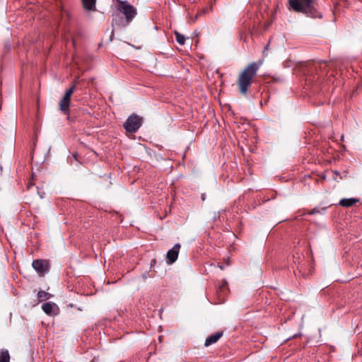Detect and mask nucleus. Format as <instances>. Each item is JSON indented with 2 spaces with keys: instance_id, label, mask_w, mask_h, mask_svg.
Masks as SVG:
<instances>
[{
  "instance_id": "nucleus-24",
  "label": "nucleus",
  "mask_w": 362,
  "mask_h": 362,
  "mask_svg": "<svg viewBox=\"0 0 362 362\" xmlns=\"http://www.w3.org/2000/svg\"><path fill=\"white\" fill-rule=\"evenodd\" d=\"M155 262H156V259H152V261H151V264H152V263H155Z\"/></svg>"
},
{
  "instance_id": "nucleus-17",
  "label": "nucleus",
  "mask_w": 362,
  "mask_h": 362,
  "mask_svg": "<svg viewBox=\"0 0 362 362\" xmlns=\"http://www.w3.org/2000/svg\"><path fill=\"white\" fill-rule=\"evenodd\" d=\"M143 118L137 115V129L142 125Z\"/></svg>"
},
{
  "instance_id": "nucleus-1",
  "label": "nucleus",
  "mask_w": 362,
  "mask_h": 362,
  "mask_svg": "<svg viewBox=\"0 0 362 362\" xmlns=\"http://www.w3.org/2000/svg\"><path fill=\"white\" fill-rule=\"evenodd\" d=\"M288 8L310 18H322V13L316 7L315 0H288Z\"/></svg>"
},
{
  "instance_id": "nucleus-7",
  "label": "nucleus",
  "mask_w": 362,
  "mask_h": 362,
  "mask_svg": "<svg viewBox=\"0 0 362 362\" xmlns=\"http://www.w3.org/2000/svg\"><path fill=\"white\" fill-rule=\"evenodd\" d=\"M32 266L40 275H44L49 269V262L45 259H35L33 262Z\"/></svg>"
},
{
  "instance_id": "nucleus-15",
  "label": "nucleus",
  "mask_w": 362,
  "mask_h": 362,
  "mask_svg": "<svg viewBox=\"0 0 362 362\" xmlns=\"http://www.w3.org/2000/svg\"><path fill=\"white\" fill-rule=\"evenodd\" d=\"M175 34L177 42L180 45H183L186 40L185 37L178 32H175Z\"/></svg>"
},
{
  "instance_id": "nucleus-14",
  "label": "nucleus",
  "mask_w": 362,
  "mask_h": 362,
  "mask_svg": "<svg viewBox=\"0 0 362 362\" xmlns=\"http://www.w3.org/2000/svg\"><path fill=\"white\" fill-rule=\"evenodd\" d=\"M37 296L40 300L42 301L49 299L51 297V295L46 291H40L38 292Z\"/></svg>"
},
{
  "instance_id": "nucleus-9",
  "label": "nucleus",
  "mask_w": 362,
  "mask_h": 362,
  "mask_svg": "<svg viewBox=\"0 0 362 362\" xmlns=\"http://www.w3.org/2000/svg\"><path fill=\"white\" fill-rule=\"evenodd\" d=\"M42 309L47 315H55L57 314L58 307L52 302H47L42 305Z\"/></svg>"
},
{
  "instance_id": "nucleus-13",
  "label": "nucleus",
  "mask_w": 362,
  "mask_h": 362,
  "mask_svg": "<svg viewBox=\"0 0 362 362\" xmlns=\"http://www.w3.org/2000/svg\"><path fill=\"white\" fill-rule=\"evenodd\" d=\"M0 362H10V355L8 350H0Z\"/></svg>"
},
{
  "instance_id": "nucleus-20",
  "label": "nucleus",
  "mask_w": 362,
  "mask_h": 362,
  "mask_svg": "<svg viewBox=\"0 0 362 362\" xmlns=\"http://www.w3.org/2000/svg\"><path fill=\"white\" fill-rule=\"evenodd\" d=\"M268 47H269L268 46L264 47V50L262 51L263 55H264V54H265V52H266V51L268 49Z\"/></svg>"
},
{
  "instance_id": "nucleus-25",
  "label": "nucleus",
  "mask_w": 362,
  "mask_h": 362,
  "mask_svg": "<svg viewBox=\"0 0 362 362\" xmlns=\"http://www.w3.org/2000/svg\"><path fill=\"white\" fill-rule=\"evenodd\" d=\"M177 49L179 52H181L180 49H179L177 47Z\"/></svg>"
},
{
  "instance_id": "nucleus-16",
  "label": "nucleus",
  "mask_w": 362,
  "mask_h": 362,
  "mask_svg": "<svg viewBox=\"0 0 362 362\" xmlns=\"http://www.w3.org/2000/svg\"><path fill=\"white\" fill-rule=\"evenodd\" d=\"M326 209H327V208H322V209L314 208L312 210H310L308 214L309 215H313V214H324L325 212Z\"/></svg>"
},
{
  "instance_id": "nucleus-23",
  "label": "nucleus",
  "mask_w": 362,
  "mask_h": 362,
  "mask_svg": "<svg viewBox=\"0 0 362 362\" xmlns=\"http://www.w3.org/2000/svg\"><path fill=\"white\" fill-rule=\"evenodd\" d=\"M202 200H204V199H205V198H204V194H202Z\"/></svg>"
},
{
  "instance_id": "nucleus-12",
  "label": "nucleus",
  "mask_w": 362,
  "mask_h": 362,
  "mask_svg": "<svg viewBox=\"0 0 362 362\" xmlns=\"http://www.w3.org/2000/svg\"><path fill=\"white\" fill-rule=\"evenodd\" d=\"M81 2L86 11H92L95 10L96 0H81Z\"/></svg>"
},
{
  "instance_id": "nucleus-22",
  "label": "nucleus",
  "mask_w": 362,
  "mask_h": 362,
  "mask_svg": "<svg viewBox=\"0 0 362 362\" xmlns=\"http://www.w3.org/2000/svg\"><path fill=\"white\" fill-rule=\"evenodd\" d=\"M199 42V40L198 39L196 40L195 42H194L195 45H197Z\"/></svg>"
},
{
  "instance_id": "nucleus-10",
  "label": "nucleus",
  "mask_w": 362,
  "mask_h": 362,
  "mask_svg": "<svg viewBox=\"0 0 362 362\" xmlns=\"http://www.w3.org/2000/svg\"><path fill=\"white\" fill-rule=\"evenodd\" d=\"M222 336L223 332H216V333L209 335L205 340L204 346H209L216 343Z\"/></svg>"
},
{
  "instance_id": "nucleus-2",
  "label": "nucleus",
  "mask_w": 362,
  "mask_h": 362,
  "mask_svg": "<svg viewBox=\"0 0 362 362\" xmlns=\"http://www.w3.org/2000/svg\"><path fill=\"white\" fill-rule=\"evenodd\" d=\"M263 59L250 63L240 74L238 78V86L242 95H246L249 87L252 84V78L256 76L257 71L263 64Z\"/></svg>"
},
{
  "instance_id": "nucleus-3",
  "label": "nucleus",
  "mask_w": 362,
  "mask_h": 362,
  "mask_svg": "<svg viewBox=\"0 0 362 362\" xmlns=\"http://www.w3.org/2000/svg\"><path fill=\"white\" fill-rule=\"evenodd\" d=\"M136 14L134 7L126 1L118 0L117 11L112 15L113 24L125 25L132 21Z\"/></svg>"
},
{
  "instance_id": "nucleus-6",
  "label": "nucleus",
  "mask_w": 362,
  "mask_h": 362,
  "mask_svg": "<svg viewBox=\"0 0 362 362\" xmlns=\"http://www.w3.org/2000/svg\"><path fill=\"white\" fill-rule=\"evenodd\" d=\"M123 126L126 131L127 136L130 139H134V134L136 132V115H131L124 123Z\"/></svg>"
},
{
  "instance_id": "nucleus-18",
  "label": "nucleus",
  "mask_w": 362,
  "mask_h": 362,
  "mask_svg": "<svg viewBox=\"0 0 362 362\" xmlns=\"http://www.w3.org/2000/svg\"><path fill=\"white\" fill-rule=\"evenodd\" d=\"M152 276H151L149 274V272H145L143 274H142V278L144 279V280H146L147 279L148 277H151Z\"/></svg>"
},
{
  "instance_id": "nucleus-5",
  "label": "nucleus",
  "mask_w": 362,
  "mask_h": 362,
  "mask_svg": "<svg viewBox=\"0 0 362 362\" xmlns=\"http://www.w3.org/2000/svg\"><path fill=\"white\" fill-rule=\"evenodd\" d=\"M327 66V63L324 61L317 62H312L308 64V72L310 74H314L315 73L320 76H322L327 74L326 68Z\"/></svg>"
},
{
  "instance_id": "nucleus-8",
  "label": "nucleus",
  "mask_w": 362,
  "mask_h": 362,
  "mask_svg": "<svg viewBox=\"0 0 362 362\" xmlns=\"http://www.w3.org/2000/svg\"><path fill=\"white\" fill-rule=\"evenodd\" d=\"M181 247L180 243H176L173 248L169 250L166 255V262L168 264L174 263L178 257L179 251Z\"/></svg>"
},
{
  "instance_id": "nucleus-11",
  "label": "nucleus",
  "mask_w": 362,
  "mask_h": 362,
  "mask_svg": "<svg viewBox=\"0 0 362 362\" xmlns=\"http://www.w3.org/2000/svg\"><path fill=\"white\" fill-rule=\"evenodd\" d=\"M358 202L359 199L357 198H344L339 201V204L343 207H351Z\"/></svg>"
},
{
  "instance_id": "nucleus-21",
  "label": "nucleus",
  "mask_w": 362,
  "mask_h": 362,
  "mask_svg": "<svg viewBox=\"0 0 362 362\" xmlns=\"http://www.w3.org/2000/svg\"><path fill=\"white\" fill-rule=\"evenodd\" d=\"M192 35H194L196 37H197L199 35V33L197 31H194Z\"/></svg>"
},
{
  "instance_id": "nucleus-4",
  "label": "nucleus",
  "mask_w": 362,
  "mask_h": 362,
  "mask_svg": "<svg viewBox=\"0 0 362 362\" xmlns=\"http://www.w3.org/2000/svg\"><path fill=\"white\" fill-rule=\"evenodd\" d=\"M76 83V81L71 87L66 90L64 95L59 102V109L65 115H68L69 112L71 97L75 90Z\"/></svg>"
},
{
  "instance_id": "nucleus-19",
  "label": "nucleus",
  "mask_w": 362,
  "mask_h": 362,
  "mask_svg": "<svg viewBox=\"0 0 362 362\" xmlns=\"http://www.w3.org/2000/svg\"><path fill=\"white\" fill-rule=\"evenodd\" d=\"M62 15L66 16V21H68L70 18L69 13L66 11L62 10Z\"/></svg>"
}]
</instances>
